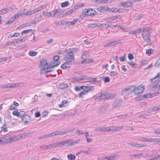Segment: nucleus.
<instances>
[{"label": "nucleus", "instance_id": "nucleus-1", "mask_svg": "<svg viewBox=\"0 0 160 160\" xmlns=\"http://www.w3.org/2000/svg\"><path fill=\"white\" fill-rule=\"evenodd\" d=\"M134 87V85L129 86L124 89L122 91V95L127 96L133 92V88Z\"/></svg>", "mask_w": 160, "mask_h": 160}, {"label": "nucleus", "instance_id": "nucleus-2", "mask_svg": "<svg viewBox=\"0 0 160 160\" xmlns=\"http://www.w3.org/2000/svg\"><path fill=\"white\" fill-rule=\"evenodd\" d=\"M144 88L142 85H140L136 88H133V92L136 95H138L142 94L144 91Z\"/></svg>", "mask_w": 160, "mask_h": 160}, {"label": "nucleus", "instance_id": "nucleus-3", "mask_svg": "<svg viewBox=\"0 0 160 160\" xmlns=\"http://www.w3.org/2000/svg\"><path fill=\"white\" fill-rule=\"evenodd\" d=\"M64 58L67 62L71 63L74 59V53L72 52H68Z\"/></svg>", "mask_w": 160, "mask_h": 160}, {"label": "nucleus", "instance_id": "nucleus-4", "mask_svg": "<svg viewBox=\"0 0 160 160\" xmlns=\"http://www.w3.org/2000/svg\"><path fill=\"white\" fill-rule=\"evenodd\" d=\"M142 36L144 40L148 43V44L151 45V43L150 39L151 36L150 34L147 32L146 33H142Z\"/></svg>", "mask_w": 160, "mask_h": 160}, {"label": "nucleus", "instance_id": "nucleus-5", "mask_svg": "<svg viewBox=\"0 0 160 160\" xmlns=\"http://www.w3.org/2000/svg\"><path fill=\"white\" fill-rule=\"evenodd\" d=\"M107 95V92H103L101 93H99L94 97L95 99H98V101H99L102 99H105L104 98Z\"/></svg>", "mask_w": 160, "mask_h": 160}, {"label": "nucleus", "instance_id": "nucleus-6", "mask_svg": "<svg viewBox=\"0 0 160 160\" xmlns=\"http://www.w3.org/2000/svg\"><path fill=\"white\" fill-rule=\"evenodd\" d=\"M158 138H148L147 137L142 138H139V141L141 142H153L157 140H158Z\"/></svg>", "mask_w": 160, "mask_h": 160}, {"label": "nucleus", "instance_id": "nucleus-7", "mask_svg": "<svg viewBox=\"0 0 160 160\" xmlns=\"http://www.w3.org/2000/svg\"><path fill=\"white\" fill-rule=\"evenodd\" d=\"M12 114L14 116H16L18 117H20L22 118L25 115V112L22 111L18 112L17 111H14L12 112Z\"/></svg>", "mask_w": 160, "mask_h": 160}, {"label": "nucleus", "instance_id": "nucleus-8", "mask_svg": "<svg viewBox=\"0 0 160 160\" xmlns=\"http://www.w3.org/2000/svg\"><path fill=\"white\" fill-rule=\"evenodd\" d=\"M31 117L30 116L26 115V114L22 118V122L27 123L31 122Z\"/></svg>", "mask_w": 160, "mask_h": 160}, {"label": "nucleus", "instance_id": "nucleus-9", "mask_svg": "<svg viewBox=\"0 0 160 160\" xmlns=\"http://www.w3.org/2000/svg\"><path fill=\"white\" fill-rule=\"evenodd\" d=\"M120 40L118 39L117 40L108 43L105 46V47H109L114 45L118 44L119 43H121Z\"/></svg>", "mask_w": 160, "mask_h": 160}, {"label": "nucleus", "instance_id": "nucleus-10", "mask_svg": "<svg viewBox=\"0 0 160 160\" xmlns=\"http://www.w3.org/2000/svg\"><path fill=\"white\" fill-rule=\"evenodd\" d=\"M122 103V101L121 100L118 99H116L113 103V106L115 108H118L121 105Z\"/></svg>", "mask_w": 160, "mask_h": 160}, {"label": "nucleus", "instance_id": "nucleus-11", "mask_svg": "<svg viewBox=\"0 0 160 160\" xmlns=\"http://www.w3.org/2000/svg\"><path fill=\"white\" fill-rule=\"evenodd\" d=\"M108 105L107 104H104L98 110V112H104L108 110Z\"/></svg>", "mask_w": 160, "mask_h": 160}, {"label": "nucleus", "instance_id": "nucleus-12", "mask_svg": "<svg viewBox=\"0 0 160 160\" xmlns=\"http://www.w3.org/2000/svg\"><path fill=\"white\" fill-rule=\"evenodd\" d=\"M3 138L4 141V143H7L10 141H15L16 140V139H13V138H12L10 136H7Z\"/></svg>", "mask_w": 160, "mask_h": 160}, {"label": "nucleus", "instance_id": "nucleus-13", "mask_svg": "<svg viewBox=\"0 0 160 160\" xmlns=\"http://www.w3.org/2000/svg\"><path fill=\"white\" fill-rule=\"evenodd\" d=\"M12 9L11 7H9L2 9L0 10V14L2 15L6 13L7 12L11 11Z\"/></svg>", "mask_w": 160, "mask_h": 160}, {"label": "nucleus", "instance_id": "nucleus-14", "mask_svg": "<svg viewBox=\"0 0 160 160\" xmlns=\"http://www.w3.org/2000/svg\"><path fill=\"white\" fill-rule=\"evenodd\" d=\"M51 69V68H49L48 66H47L46 68H41V73L42 74H45L51 72L52 70L50 69Z\"/></svg>", "mask_w": 160, "mask_h": 160}, {"label": "nucleus", "instance_id": "nucleus-15", "mask_svg": "<svg viewBox=\"0 0 160 160\" xmlns=\"http://www.w3.org/2000/svg\"><path fill=\"white\" fill-rule=\"evenodd\" d=\"M60 63L59 61H58L57 62H53L51 64H50L49 66L48 65V66L49 68H53L58 66L60 64Z\"/></svg>", "mask_w": 160, "mask_h": 160}, {"label": "nucleus", "instance_id": "nucleus-16", "mask_svg": "<svg viewBox=\"0 0 160 160\" xmlns=\"http://www.w3.org/2000/svg\"><path fill=\"white\" fill-rule=\"evenodd\" d=\"M82 76L83 81H85V82H91L94 81L93 78L89 76Z\"/></svg>", "mask_w": 160, "mask_h": 160}, {"label": "nucleus", "instance_id": "nucleus-17", "mask_svg": "<svg viewBox=\"0 0 160 160\" xmlns=\"http://www.w3.org/2000/svg\"><path fill=\"white\" fill-rule=\"evenodd\" d=\"M41 69L43 68H46L48 66V64L46 60H42L40 62Z\"/></svg>", "mask_w": 160, "mask_h": 160}, {"label": "nucleus", "instance_id": "nucleus-18", "mask_svg": "<svg viewBox=\"0 0 160 160\" xmlns=\"http://www.w3.org/2000/svg\"><path fill=\"white\" fill-rule=\"evenodd\" d=\"M121 4L122 7L126 8L131 6L132 4L129 2H122L121 3Z\"/></svg>", "mask_w": 160, "mask_h": 160}, {"label": "nucleus", "instance_id": "nucleus-19", "mask_svg": "<svg viewBox=\"0 0 160 160\" xmlns=\"http://www.w3.org/2000/svg\"><path fill=\"white\" fill-rule=\"evenodd\" d=\"M89 55H85L84 54H83L81 56V58L83 59V60H85V62H86L87 63H89L91 62H92V59H88L87 60V58L88 57V56Z\"/></svg>", "mask_w": 160, "mask_h": 160}, {"label": "nucleus", "instance_id": "nucleus-20", "mask_svg": "<svg viewBox=\"0 0 160 160\" xmlns=\"http://www.w3.org/2000/svg\"><path fill=\"white\" fill-rule=\"evenodd\" d=\"M68 85L67 83L64 82L61 83L59 84V88L61 89H64L67 88H68Z\"/></svg>", "mask_w": 160, "mask_h": 160}, {"label": "nucleus", "instance_id": "nucleus-21", "mask_svg": "<svg viewBox=\"0 0 160 160\" xmlns=\"http://www.w3.org/2000/svg\"><path fill=\"white\" fill-rule=\"evenodd\" d=\"M107 95L104 98L105 99H111L115 96L114 94H109L107 92Z\"/></svg>", "mask_w": 160, "mask_h": 160}, {"label": "nucleus", "instance_id": "nucleus-22", "mask_svg": "<svg viewBox=\"0 0 160 160\" xmlns=\"http://www.w3.org/2000/svg\"><path fill=\"white\" fill-rule=\"evenodd\" d=\"M160 78V73H158L157 75L154 78L151 79V82L152 83H154L158 80Z\"/></svg>", "mask_w": 160, "mask_h": 160}, {"label": "nucleus", "instance_id": "nucleus-23", "mask_svg": "<svg viewBox=\"0 0 160 160\" xmlns=\"http://www.w3.org/2000/svg\"><path fill=\"white\" fill-rule=\"evenodd\" d=\"M106 132L115 131V126H112L108 127H105Z\"/></svg>", "mask_w": 160, "mask_h": 160}, {"label": "nucleus", "instance_id": "nucleus-24", "mask_svg": "<svg viewBox=\"0 0 160 160\" xmlns=\"http://www.w3.org/2000/svg\"><path fill=\"white\" fill-rule=\"evenodd\" d=\"M70 64L71 63H69L66 61V62L64 63L61 65V68L62 69H66L70 67Z\"/></svg>", "mask_w": 160, "mask_h": 160}, {"label": "nucleus", "instance_id": "nucleus-25", "mask_svg": "<svg viewBox=\"0 0 160 160\" xmlns=\"http://www.w3.org/2000/svg\"><path fill=\"white\" fill-rule=\"evenodd\" d=\"M95 130L96 131L102 132H106L105 127H97L95 128Z\"/></svg>", "mask_w": 160, "mask_h": 160}, {"label": "nucleus", "instance_id": "nucleus-26", "mask_svg": "<svg viewBox=\"0 0 160 160\" xmlns=\"http://www.w3.org/2000/svg\"><path fill=\"white\" fill-rule=\"evenodd\" d=\"M46 8V6H44L43 5H42L41 6L37 8L34 9V12H35V13L37 12H39L42 10L43 9Z\"/></svg>", "mask_w": 160, "mask_h": 160}, {"label": "nucleus", "instance_id": "nucleus-27", "mask_svg": "<svg viewBox=\"0 0 160 160\" xmlns=\"http://www.w3.org/2000/svg\"><path fill=\"white\" fill-rule=\"evenodd\" d=\"M90 8L88 9H85L82 11V13L85 16H89V13L90 11Z\"/></svg>", "mask_w": 160, "mask_h": 160}, {"label": "nucleus", "instance_id": "nucleus-28", "mask_svg": "<svg viewBox=\"0 0 160 160\" xmlns=\"http://www.w3.org/2000/svg\"><path fill=\"white\" fill-rule=\"evenodd\" d=\"M90 11L89 13V16H93L96 15L97 14V12L95 10L92 8H90Z\"/></svg>", "mask_w": 160, "mask_h": 160}, {"label": "nucleus", "instance_id": "nucleus-29", "mask_svg": "<svg viewBox=\"0 0 160 160\" xmlns=\"http://www.w3.org/2000/svg\"><path fill=\"white\" fill-rule=\"evenodd\" d=\"M85 89H84V91H83L78 94L79 97V98H83L84 97L83 96L84 95L88 93L87 90H86Z\"/></svg>", "mask_w": 160, "mask_h": 160}, {"label": "nucleus", "instance_id": "nucleus-30", "mask_svg": "<svg viewBox=\"0 0 160 160\" xmlns=\"http://www.w3.org/2000/svg\"><path fill=\"white\" fill-rule=\"evenodd\" d=\"M16 19V18L15 17H14H14H12L8 22H6V24H8L12 23L15 21V20Z\"/></svg>", "mask_w": 160, "mask_h": 160}, {"label": "nucleus", "instance_id": "nucleus-31", "mask_svg": "<svg viewBox=\"0 0 160 160\" xmlns=\"http://www.w3.org/2000/svg\"><path fill=\"white\" fill-rule=\"evenodd\" d=\"M67 157L69 160H75L76 157L74 154H69L68 155Z\"/></svg>", "mask_w": 160, "mask_h": 160}, {"label": "nucleus", "instance_id": "nucleus-32", "mask_svg": "<svg viewBox=\"0 0 160 160\" xmlns=\"http://www.w3.org/2000/svg\"><path fill=\"white\" fill-rule=\"evenodd\" d=\"M87 88L85 90H87V92H88L89 91H92L94 89V86H87L86 87Z\"/></svg>", "mask_w": 160, "mask_h": 160}, {"label": "nucleus", "instance_id": "nucleus-33", "mask_svg": "<svg viewBox=\"0 0 160 160\" xmlns=\"http://www.w3.org/2000/svg\"><path fill=\"white\" fill-rule=\"evenodd\" d=\"M79 19L78 18H76L74 19L72 21H70L69 25H73L76 24L77 22L78 21Z\"/></svg>", "mask_w": 160, "mask_h": 160}, {"label": "nucleus", "instance_id": "nucleus-34", "mask_svg": "<svg viewBox=\"0 0 160 160\" xmlns=\"http://www.w3.org/2000/svg\"><path fill=\"white\" fill-rule=\"evenodd\" d=\"M120 15H118V16H112L111 17H109L108 18L109 20H111L112 21L114 20H116L117 18H120Z\"/></svg>", "mask_w": 160, "mask_h": 160}, {"label": "nucleus", "instance_id": "nucleus-35", "mask_svg": "<svg viewBox=\"0 0 160 160\" xmlns=\"http://www.w3.org/2000/svg\"><path fill=\"white\" fill-rule=\"evenodd\" d=\"M75 9H72L71 10L67 11L65 13V14L63 15V16H66L67 15H69V14L74 12H75Z\"/></svg>", "mask_w": 160, "mask_h": 160}, {"label": "nucleus", "instance_id": "nucleus-36", "mask_svg": "<svg viewBox=\"0 0 160 160\" xmlns=\"http://www.w3.org/2000/svg\"><path fill=\"white\" fill-rule=\"evenodd\" d=\"M153 97L151 94H146L143 95L142 98H151Z\"/></svg>", "mask_w": 160, "mask_h": 160}, {"label": "nucleus", "instance_id": "nucleus-37", "mask_svg": "<svg viewBox=\"0 0 160 160\" xmlns=\"http://www.w3.org/2000/svg\"><path fill=\"white\" fill-rule=\"evenodd\" d=\"M147 146L146 145H144L142 144L135 143L134 144V146L136 148L142 147Z\"/></svg>", "mask_w": 160, "mask_h": 160}, {"label": "nucleus", "instance_id": "nucleus-38", "mask_svg": "<svg viewBox=\"0 0 160 160\" xmlns=\"http://www.w3.org/2000/svg\"><path fill=\"white\" fill-rule=\"evenodd\" d=\"M80 141V140L79 139H78L77 140H76L73 142L72 141H71V143L70 144H68V146H72L73 144H76L78 142H79Z\"/></svg>", "mask_w": 160, "mask_h": 160}, {"label": "nucleus", "instance_id": "nucleus-39", "mask_svg": "<svg viewBox=\"0 0 160 160\" xmlns=\"http://www.w3.org/2000/svg\"><path fill=\"white\" fill-rule=\"evenodd\" d=\"M128 63L130 64L132 67L133 68H136L137 67V65L136 64L134 63L133 62L131 61L130 62H128Z\"/></svg>", "mask_w": 160, "mask_h": 160}, {"label": "nucleus", "instance_id": "nucleus-40", "mask_svg": "<svg viewBox=\"0 0 160 160\" xmlns=\"http://www.w3.org/2000/svg\"><path fill=\"white\" fill-rule=\"evenodd\" d=\"M101 3H111L112 2V0H102L100 1Z\"/></svg>", "mask_w": 160, "mask_h": 160}, {"label": "nucleus", "instance_id": "nucleus-41", "mask_svg": "<svg viewBox=\"0 0 160 160\" xmlns=\"http://www.w3.org/2000/svg\"><path fill=\"white\" fill-rule=\"evenodd\" d=\"M99 11L101 12H104L106 11V8L104 7H101L98 9Z\"/></svg>", "mask_w": 160, "mask_h": 160}, {"label": "nucleus", "instance_id": "nucleus-42", "mask_svg": "<svg viewBox=\"0 0 160 160\" xmlns=\"http://www.w3.org/2000/svg\"><path fill=\"white\" fill-rule=\"evenodd\" d=\"M69 2L68 1H66L65 2H62L61 4V6L62 7H64L68 5Z\"/></svg>", "mask_w": 160, "mask_h": 160}, {"label": "nucleus", "instance_id": "nucleus-43", "mask_svg": "<svg viewBox=\"0 0 160 160\" xmlns=\"http://www.w3.org/2000/svg\"><path fill=\"white\" fill-rule=\"evenodd\" d=\"M42 14L43 15L47 17H50L51 16V12H46L44 11H43Z\"/></svg>", "mask_w": 160, "mask_h": 160}, {"label": "nucleus", "instance_id": "nucleus-44", "mask_svg": "<svg viewBox=\"0 0 160 160\" xmlns=\"http://www.w3.org/2000/svg\"><path fill=\"white\" fill-rule=\"evenodd\" d=\"M78 51V49L76 48H72L70 49L69 52H72L73 53L74 52H76Z\"/></svg>", "mask_w": 160, "mask_h": 160}, {"label": "nucleus", "instance_id": "nucleus-45", "mask_svg": "<svg viewBox=\"0 0 160 160\" xmlns=\"http://www.w3.org/2000/svg\"><path fill=\"white\" fill-rule=\"evenodd\" d=\"M37 52H34V51H30L29 52V55L30 56H35L37 53Z\"/></svg>", "mask_w": 160, "mask_h": 160}, {"label": "nucleus", "instance_id": "nucleus-46", "mask_svg": "<svg viewBox=\"0 0 160 160\" xmlns=\"http://www.w3.org/2000/svg\"><path fill=\"white\" fill-rule=\"evenodd\" d=\"M15 42L13 41H12L9 42H7L6 45L7 46H11L12 45H14Z\"/></svg>", "mask_w": 160, "mask_h": 160}, {"label": "nucleus", "instance_id": "nucleus-47", "mask_svg": "<svg viewBox=\"0 0 160 160\" xmlns=\"http://www.w3.org/2000/svg\"><path fill=\"white\" fill-rule=\"evenodd\" d=\"M82 79V76L81 77H77L75 78V80L79 82H80L81 81H83Z\"/></svg>", "mask_w": 160, "mask_h": 160}, {"label": "nucleus", "instance_id": "nucleus-48", "mask_svg": "<svg viewBox=\"0 0 160 160\" xmlns=\"http://www.w3.org/2000/svg\"><path fill=\"white\" fill-rule=\"evenodd\" d=\"M72 140L71 139H68L66 140H64V143L65 145V144H68H68H70L71 143V141H72Z\"/></svg>", "mask_w": 160, "mask_h": 160}, {"label": "nucleus", "instance_id": "nucleus-49", "mask_svg": "<svg viewBox=\"0 0 160 160\" xmlns=\"http://www.w3.org/2000/svg\"><path fill=\"white\" fill-rule=\"evenodd\" d=\"M2 130H3L4 132H6L8 131L7 130V125L6 124H4L2 127H1Z\"/></svg>", "mask_w": 160, "mask_h": 160}, {"label": "nucleus", "instance_id": "nucleus-50", "mask_svg": "<svg viewBox=\"0 0 160 160\" xmlns=\"http://www.w3.org/2000/svg\"><path fill=\"white\" fill-rule=\"evenodd\" d=\"M32 31V29H29L27 30H24L21 33L22 34H27L28 33Z\"/></svg>", "mask_w": 160, "mask_h": 160}, {"label": "nucleus", "instance_id": "nucleus-51", "mask_svg": "<svg viewBox=\"0 0 160 160\" xmlns=\"http://www.w3.org/2000/svg\"><path fill=\"white\" fill-rule=\"evenodd\" d=\"M142 32H144V33H146L147 32L149 31L150 29V28L148 27H144L142 28Z\"/></svg>", "mask_w": 160, "mask_h": 160}, {"label": "nucleus", "instance_id": "nucleus-52", "mask_svg": "<svg viewBox=\"0 0 160 160\" xmlns=\"http://www.w3.org/2000/svg\"><path fill=\"white\" fill-rule=\"evenodd\" d=\"M153 50L152 49H150L146 50V53L148 55H149L152 53V52L153 51Z\"/></svg>", "mask_w": 160, "mask_h": 160}, {"label": "nucleus", "instance_id": "nucleus-53", "mask_svg": "<svg viewBox=\"0 0 160 160\" xmlns=\"http://www.w3.org/2000/svg\"><path fill=\"white\" fill-rule=\"evenodd\" d=\"M58 146L61 145H65L64 143V140H62L57 142Z\"/></svg>", "mask_w": 160, "mask_h": 160}, {"label": "nucleus", "instance_id": "nucleus-54", "mask_svg": "<svg viewBox=\"0 0 160 160\" xmlns=\"http://www.w3.org/2000/svg\"><path fill=\"white\" fill-rule=\"evenodd\" d=\"M111 76H114L117 75L118 74V72L115 71H111L110 73Z\"/></svg>", "mask_w": 160, "mask_h": 160}, {"label": "nucleus", "instance_id": "nucleus-55", "mask_svg": "<svg viewBox=\"0 0 160 160\" xmlns=\"http://www.w3.org/2000/svg\"><path fill=\"white\" fill-rule=\"evenodd\" d=\"M123 126H115V131H119L123 128Z\"/></svg>", "mask_w": 160, "mask_h": 160}, {"label": "nucleus", "instance_id": "nucleus-56", "mask_svg": "<svg viewBox=\"0 0 160 160\" xmlns=\"http://www.w3.org/2000/svg\"><path fill=\"white\" fill-rule=\"evenodd\" d=\"M74 130V128H73V129L71 128V129H69L68 130H65L63 131L64 134H65L67 133L68 132H69L72 131Z\"/></svg>", "mask_w": 160, "mask_h": 160}, {"label": "nucleus", "instance_id": "nucleus-57", "mask_svg": "<svg viewBox=\"0 0 160 160\" xmlns=\"http://www.w3.org/2000/svg\"><path fill=\"white\" fill-rule=\"evenodd\" d=\"M117 9H118V8H112L110 9L109 11L112 12H118V11H117Z\"/></svg>", "mask_w": 160, "mask_h": 160}, {"label": "nucleus", "instance_id": "nucleus-58", "mask_svg": "<svg viewBox=\"0 0 160 160\" xmlns=\"http://www.w3.org/2000/svg\"><path fill=\"white\" fill-rule=\"evenodd\" d=\"M23 14V12H22V13L21 12H18L17 14L15 15L14 17H15L16 18H18L20 16H21Z\"/></svg>", "mask_w": 160, "mask_h": 160}, {"label": "nucleus", "instance_id": "nucleus-59", "mask_svg": "<svg viewBox=\"0 0 160 160\" xmlns=\"http://www.w3.org/2000/svg\"><path fill=\"white\" fill-rule=\"evenodd\" d=\"M95 26H98L97 24L95 23H93L92 24H89L88 25V27L89 28H93Z\"/></svg>", "mask_w": 160, "mask_h": 160}, {"label": "nucleus", "instance_id": "nucleus-60", "mask_svg": "<svg viewBox=\"0 0 160 160\" xmlns=\"http://www.w3.org/2000/svg\"><path fill=\"white\" fill-rule=\"evenodd\" d=\"M87 149V150H82V152L86 154H88L89 153V151L91 150V148H88Z\"/></svg>", "mask_w": 160, "mask_h": 160}, {"label": "nucleus", "instance_id": "nucleus-61", "mask_svg": "<svg viewBox=\"0 0 160 160\" xmlns=\"http://www.w3.org/2000/svg\"><path fill=\"white\" fill-rule=\"evenodd\" d=\"M128 57V59L130 60H132L134 58L132 54L131 53L129 54Z\"/></svg>", "mask_w": 160, "mask_h": 160}, {"label": "nucleus", "instance_id": "nucleus-62", "mask_svg": "<svg viewBox=\"0 0 160 160\" xmlns=\"http://www.w3.org/2000/svg\"><path fill=\"white\" fill-rule=\"evenodd\" d=\"M125 54L122 57H120V60L122 62H124L125 60Z\"/></svg>", "mask_w": 160, "mask_h": 160}, {"label": "nucleus", "instance_id": "nucleus-63", "mask_svg": "<svg viewBox=\"0 0 160 160\" xmlns=\"http://www.w3.org/2000/svg\"><path fill=\"white\" fill-rule=\"evenodd\" d=\"M104 82H108L110 81L109 78L108 77H106L104 78Z\"/></svg>", "mask_w": 160, "mask_h": 160}, {"label": "nucleus", "instance_id": "nucleus-64", "mask_svg": "<svg viewBox=\"0 0 160 160\" xmlns=\"http://www.w3.org/2000/svg\"><path fill=\"white\" fill-rule=\"evenodd\" d=\"M116 156V155H113L110 156L109 157V160H115L114 158Z\"/></svg>", "mask_w": 160, "mask_h": 160}]
</instances>
